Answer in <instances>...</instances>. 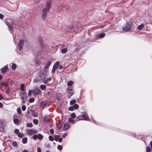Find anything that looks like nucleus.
Wrapping results in <instances>:
<instances>
[{
  "label": "nucleus",
  "mask_w": 152,
  "mask_h": 152,
  "mask_svg": "<svg viewBox=\"0 0 152 152\" xmlns=\"http://www.w3.org/2000/svg\"><path fill=\"white\" fill-rule=\"evenodd\" d=\"M133 24L132 20L131 18H128L126 20V24L123 27L124 31L127 32L129 31Z\"/></svg>",
  "instance_id": "f257e3e1"
},
{
  "label": "nucleus",
  "mask_w": 152,
  "mask_h": 152,
  "mask_svg": "<svg viewBox=\"0 0 152 152\" xmlns=\"http://www.w3.org/2000/svg\"><path fill=\"white\" fill-rule=\"evenodd\" d=\"M46 76V75L45 72V73L43 70L41 71L37 78L34 79V82L38 83L39 81L43 80L45 79Z\"/></svg>",
  "instance_id": "f03ea898"
},
{
  "label": "nucleus",
  "mask_w": 152,
  "mask_h": 152,
  "mask_svg": "<svg viewBox=\"0 0 152 152\" xmlns=\"http://www.w3.org/2000/svg\"><path fill=\"white\" fill-rule=\"evenodd\" d=\"M41 50L38 51L39 54H43L44 53H47V51L49 49V46L46 45L42 44L41 46Z\"/></svg>",
  "instance_id": "7ed1b4c3"
},
{
  "label": "nucleus",
  "mask_w": 152,
  "mask_h": 152,
  "mask_svg": "<svg viewBox=\"0 0 152 152\" xmlns=\"http://www.w3.org/2000/svg\"><path fill=\"white\" fill-rule=\"evenodd\" d=\"M77 118L80 120L90 121V119L88 115L82 114L77 116Z\"/></svg>",
  "instance_id": "20e7f679"
},
{
  "label": "nucleus",
  "mask_w": 152,
  "mask_h": 152,
  "mask_svg": "<svg viewBox=\"0 0 152 152\" xmlns=\"http://www.w3.org/2000/svg\"><path fill=\"white\" fill-rule=\"evenodd\" d=\"M73 89L72 86H70L66 90V92L67 94V96L68 98H70L74 93Z\"/></svg>",
  "instance_id": "39448f33"
},
{
  "label": "nucleus",
  "mask_w": 152,
  "mask_h": 152,
  "mask_svg": "<svg viewBox=\"0 0 152 152\" xmlns=\"http://www.w3.org/2000/svg\"><path fill=\"white\" fill-rule=\"evenodd\" d=\"M21 99L22 100V103L24 104L26 101L27 94L25 92H23L21 94Z\"/></svg>",
  "instance_id": "423d86ee"
},
{
  "label": "nucleus",
  "mask_w": 152,
  "mask_h": 152,
  "mask_svg": "<svg viewBox=\"0 0 152 152\" xmlns=\"http://www.w3.org/2000/svg\"><path fill=\"white\" fill-rule=\"evenodd\" d=\"M32 93L34 95L40 94L42 91L39 88H37L32 90Z\"/></svg>",
  "instance_id": "0eeeda50"
},
{
  "label": "nucleus",
  "mask_w": 152,
  "mask_h": 152,
  "mask_svg": "<svg viewBox=\"0 0 152 152\" xmlns=\"http://www.w3.org/2000/svg\"><path fill=\"white\" fill-rule=\"evenodd\" d=\"M51 0H48L46 2V7L44 8H46L47 10H49L51 7Z\"/></svg>",
  "instance_id": "6e6552de"
},
{
  "label": "nucleus",
  "mask_w": 152,
  "mask_h": 152,
  "mask_svg": "<svg viewBox=\"0 0 152 152\" xmlns=\"http://www.w3.org/2000/svg\"><path fill=\"white\" fill-rule=\"evenodd\" d=\"M48 10H47L46 8H44L42 10V18L43 20L45 19L47 15V12Z\"/></svg>",
  "instance_id": "1a4fd4ad"
},
{
  "label": "nucleus",
  "mask_w": 152,
  "mask_h": 152,
  "mask_svg": "<svg viewBox=\"0 0 152 152\" xmlns=\"http://www.w3.org/2000/svg\"><path fill=\"white\" fill-rule=\"evenodd\" d=\"M24 42V40L21 39L20 40L19 43L18 45V49L19 50H20L22 49V47L23 46Z\"/></svg>",
  "instance_id": "9d476101"
},
{
  "label": "nucleus",
  "mask_w": 152,
  "mask_h": 152,
  "mask_svg": "<svg viewBox=\"0 0 152 152\" xmlns=\"http://www.w3.org/2000/svg\"><path fill=\"white\" fill-rule=\"evenodd\" d=\"M46 105V102L45 101L41 102L40 104V108L43 109Z\"/></svg>",
  "instance_id": "9b49d317"
},
{
  "label": "nucleus",
  "mask_w": 152,
  "mask_h": 152,
  "mask_svg": "<svg viewBox=\"0 0 152 152\" xmlns=\"http://www.w3.org/2000/svg\"><path fill=\"white\" fill-rule=\"evenodd\" d=\"M27 133L30 135H32L37 133L36 130H34L30 129L28 131Z\"/></svg>",
  "instance_id": "f8f14e48"
},
{
  "label": "nucleus",
  "mask_w": 152,
  "mask_h": 152,
  "mask_svg": "<svg viewBox=\"0 0 152 152\" xmlns=\"http://www.w3.org/2000/svg\"><path fill=\"white\" fill-rule=\"evenodd\" d=\"M21 119H19L17 118H15L13 119V122L14 123L17 125H19V122H20Z\"/></svg>",
  "instance_id": "ddd939ff"
},
{
  "label": "nucleus",
  "mask_w": 152,
  "mask_h": 152,
  "mask_svg": "<svg viewBox=\"0 0 152 152\" xmlns=\"http://www.w3.org/2000/svg\"><path fill=\"white\" fill-rule=\"evenodd\" d=\"M69 127V124L67 123H66L64 124L63 129L64 130L66 131L68 130Z\"/></svg>",
  "instance_id": "4468645a"
},
{
  "label": "nucleus",
  "mask_w": 152,
  "mask_h": 152,
  "mask_svg": "<svg viewBox=\"0 0 152 152\" xmlns=\"http://www.w3.org/2000/svg\"><path fill=\"white\" fill-rule=\"evenodd\" d=\"M5 23L6 24L7 26L9 27L10 30L11 31H13V26L10 23L7 21Z\"/></svg>",
  "instance_id": "2eb2a0df"
},
{
  "label": "nucleus",
  "mask_w": 152,
  "mask_h": 152,
  "mask_svg": "<svg viewBox=\"0 0 152 152\" xmlns=\"http://www.w3.org/2000/svg\"><path fill=\"white\" fill-rule=\"evenodd\" d=\"M5 126L4 122L1 121H0V131L3 129V128Z\"/></svg>",
  "instance_id": "dca6fc26"
},
{
  "label": "nucleus",
  "mask_w": 152,
  "mask_h": 152,
  "mask_svg": "<svg viewBox=\"0 0 152 152\" xmlns=\"http://www.w3.org/2000/svg\"><path fill=\"white\" fill-rule=\"evenodd\" d=\"M8 69V66L7 65H5L1 69V72L2 73H5Z\"/></svg>",
  "instance_id": "f3484780"
},
{
  "label": "nucleus",
  "mask_w": 152,
  "mask_h": 152,
  "mask_svg": "<svg viewBox=\"0 0 152 152\" xmlns=\"http://www.w3.org/2000/svg\"><path fill=\"white\" fill-rule=\"evenodd\" d=\"M52 80L51 77H49L45 80L43 81V83L45 84H48V83Z\"/></svg>",
  "instance_id": "a211bd4d"
},
{
  "label": "nucleus",
  "mask_w": 152,
  "mask_h": 152,
  "mask_svg": "<svg viewBox=\"0 0 152 152\" xmlns=\"http://www.w3.org/2000/svg\"><path fill=\"white\" fill-rule=\"evenodd\" d=\"M51 63L52 62L51 61H48L47 63L45 64V69H48L51 64Z\"/></svg>",
  "instance_id": "6ab92c4d"
},
{
  "label": "nucleus",
  "mask_w": 152,
  "mask_h": 152,
  "mask_svg": "<svg viewBox=\"0 0 152 152\" xmlns=\"http://www.w3.org/2000/svg\"><path fill=\"white\" fill-rule=\"evenodd\" d=\"M59 65V63L58 61H56L53 66V68L56 69L58 68Z\"/></svg>",
  "instance_id": "aec40b11"
},
{
  "label": "nucleus",
  "mask_w": 152,
  "mask_h": 152,
  "mask_svg": "<svg viewBox=\"0 0 152 152\" xmlns=\"http://www.w3.org/2000/svg\"><path fill=\"white\" fill-rule=\"evenodd\" d=\"M37 139L39 140H42L43 137V135L41 134H38L37 135Z\"/></svg>",
  "instance_id": "412c9836"
},
{
  "label": "nucleus",
  "mask_w": 152,
  "mask_h": 152,
  "mask_svg": "<svg viewBox=\"0 0 152 152\" xmlns=\"http://www.w3.org/2000/svg\"><path fill=\"white\" fill-rule=\"evenodd\" d=\"M40 89L42 91L45 90L46 88V86L44 85H41L40 86Z\"/></svg>",
  "instance_id": "4be33fe9"
},
{
  "label": "nucleus",
  "mask_w": 152,
  "mask_h": 152,
  "mask_svg": "<svg viewBox=\"0 0 152 152\" xmlns=\"http://www.w3.org/2000/svg\"><path fill=\"white\" fill-rule=\"evenodd\" d=\"M1 85L2 86L5 87V89L9 88V87L8 86V84L6 83H2Z\"/></svg>",
  "instance_id": "5701e85b"
},
{
  "label": "nucleus",
  "mask_w": 152,
  "mask_h": 152,
  "mask_svg": "<svg viewBox=\"0 0 152 152\" xmlns=\"http://www.w3.org/2000/svg\"><path fill=\"white\" fill-rule=\"evenodd\" d=\"M144 27V25L143 23L141 24L140 25H139L137 26V28L139 30H141L142 29L143 27Z\"/></svg>",
  "instance_id": "b1692460"
},
{
  "label": "nucleus",
  "mask_w": 152,
  "mask_h": 152,
  "mask_svg": "<svg viewBox=\"0 0 152 152\" xmlns=\"http://www.w3.org/2000/svg\"><path fill=\"white\" fill-rule=\"evenodd\" d=\"M74 83L73 82L72 80L69 81L67 83V86L69 87L71 86Z\"/></svg>",
  "instance_id": "393cba45"
},
{
  "label": "nucleus",
  "mask_w": 152,
  "mask_h": 152,
  "mask_svg": "<svg viewBox=\"0 0 152 152\" xmlns=\"http://www.w3.org/2000/svg\"><path fill=\"white\" fill-rule=\"evenodd\" d=\"M17 67V65L15 63H13L12 65V68L13 70H15Z\"/></svg>",
  "instance_id": "a878e982"
},
{
  "label": "nucleus",
  "mask_w": 152,
  "mask_h": 152,
  "mask_svg": "<svg viewBox=\"0 0 152 152\" xmlns=\"http://www.w3.org/2000/svg\"><path fill=\"white\" fill-rule=\"evenodd\" d=\"M56 126L58 129L60 130L61 129L62 125L61 124H58Z\"/></svg>",
  "instance_id": "bb28decb"
},
{
  "label": "nucleus",
  "mask_w": 152,
  "mask_h": 152,
  "mask_svg": "<svg viewBox=\"0 0 152 152\" xmlns=\"http://www.w3.org/2000/svg\"><path fill=\"white\" fill-rule=\"evenodd\" d=\"M27 139L26 137H24L22 140V142L23 144H26L27 142Z\"/></svg>",
  "instance_id": "cd10ccee"
},
{
  "label": "nucleus",
  "mask_w": 152,
  "mask_h": 152,
  "mask_svg": "<svg viewBox=\"0 0 152 152\" xmlns=\"http://www.w3.org/2000/svg\"><path fill=\"white\" fill-rule=\"evenodd\" d=\"M20 89L21 91H23L24 90V85L23 84H22L20 85Z\"/></svg>",
  "instance_id": "c85d7f7f"
},
{
  "label": "nucleus",
  "mask_w": 152,
  "mask_h": 152,
  "mask_svg": "<svg viewBox=\"0 0 152 152\" xmlns=\"http://www.w3.org/2000/svg\"><path fill=\"white\" fill-rule=\"evenodd\" d=\"M68 121L70 123H72V124H74L75 123V120H73L72 118H69L68 119Z\"/></svg>",
  "instance_id": "c756f323"
},
{
  "label": "nucleus",
  "mask_w": 152,
  "mask_h": 152,
  "mask_svg": "<svg viewBox=\"0 0 152 152\" xmlns=\"http://www.w3.org/2000/svg\"><path fill=\"white\" fill-rule=\"evenodd\" d=\"M67 51V49L66 48H64L62 49L61 50V52L64 53H65Z\"/></svg>",
  "instance_id": "7c9ffc66"
},
{
  "label": "nucleus",
  "mask_w": 152,
  "mask_h": 152,
  "mask_svg": "<svg viewBox=\"0 0 152 152\" xmlns=\"http://www.w3.org/2000/svg\"><path fill=\"white\" fill-rule=\"evenodd\" d=\"M76 102V100L75 99H73L70 101V105H73Z\"/></svg>",
  "instance_id": "2f4dec72"
},
{
  "label": "nucleus",
  "mask_w": 152,
  "mask_h": 152,
  "mask_svg": "<svg viewBox=\"0 0 152 152\" xmlns=\"http://www.w3.org/2000/svg\"><path fill=\"white\" fill-rule=\"evenodd\" d=\"M105 36V34L104 33H102L99 35V38H103Z\"/></svg>",
  "instance_id": "473e14b6"
},
{
  "label": "nucleus",
  "mask_w": 152,
  "mask_h": 152,
  "mask_svg": "<svg viewBox=\"0 0 152 152\" xmlns=\"http://www.w3.org/2000/svg\"><path fill=\"white\" fill-rule=\"evenodd\" d=\"M75 109H77L79 107V105L77 104H75L72 106Z\"/></svg>",
  "instance_id": "72a5a7b5"
},
{
  "label": "nucleus",
  "mask_w": 152,
  "mask_h": 152,
  "mask_svg": "<svg viewBox=\"0 0 152 152\" xmlns=\"http://www.w3.org/2000/svg\"><path fill=\"white\" fill-rule=\"evenodd\" d=\"M59 137V136L58 135H56L54 137V139L56 141H58Z\"/></svg>",
  "instance_id": "f704fd0d"
},
{
  "label": "nucleus",
  "mask_w": 152,
  "mask_h": 152,
  "mask_svg": "<svg viewBox=\"0 0 152 152\" xmlns=\"http://www.w3.org/2000/svg\"><path fill=\"white\" fill-rule=\"evenodd\" d=\"M48 120V117L47 115L44 116V120L45 122H47Z\"/></svg>",
  "instance_id": "c9c22d12"
},
{
  "label": "nucleus",
  "mask_w": 152,
  "mask_h": 152,
  "mask_svg": "<svg viewBox=\"0 0 152 152\" xmlns=\"http://www.w3.org/2000/svg\"><path fill=\"white\" fill-rule=\"evenodd\" d=\"M33 125L32 123H28L27 124V126L28 127H31L33 126Z\"/></svg>",
  "instance_id": "e433bc0d"
},
{
  "label": "nucleus",
  "mask_w": 152,
  "mask_h": 152,
  "mask_svg": "<svg viewBox=\"0 0 152 152\" xmlns=\"http://www.w3.org/2000/svg\"><path fill=\"white\" fill-rule=\"evenodd\" d=\"M17 112L18 114H20L21 113V111L20 108H18L17 109Z\"/></svg>",
  "instance_id": "4c0bfd02"
},
{
  "label": "nucleus",
  "mask_w": 152,
  "mask_h": 152,
  "mask_svg": "<svg viewBox=\"0 0 152 152\" xmlns=\"http://www.w3.org/2000/svg\"><path fill=\"white\" fill-rule=\"evenodd\" d=\"M33 122L36 125L38 123V121L37 119H34L33 120Z\"/></svg>",
  "instance_id": "58836bf2"
},
{
  "label": "nucleus",
  "mask_w": 152,
  "mask_h": 152,
  "mask_svg": "<svg viewBox=\"0 0 152 152\" xmlns=\"http://www.w3.org/2000/svg\"><path fill=\"white\" fill-rule=\"evenodd\" d=\"M32 138L34 140H37V135L36 134L34 135L33 136Z\"/></svg>",
  "instance_id": "ea45409f"
},
{
  "label": "nucleus",
  "mask_w": 152,
  "mask_h": 152,
  "mask_svg": "<svg viewBox=\"0 0 152 152\" xmlns=\"http://www.w3.org/2000/svg\"><path fill=\"white\" fill-rule=\"evenodd\" d=\"M23 134L22 133H19L18 134V136L19 137H20V138L22 137H23Z\"/></svg>",
  "instance_id": "a19ab883"
},
{
  "label": "nucleus",
  "mask_w": 152,
  "mask_h": 152,
  "mask_svg": "<svg viewBox=\"0 0 152 152\" xmlns=\"http://www.w3.org/2000/svg\"><path fill=\"white\" fill-rule=\"evenodd\" d=\"M57 148L60 150H61L62 149V146L61 145H58L57 146Z\"/></svg>",
  "instance_id": "79ce46f5"
},
{
  "label": "nucleus",
  "mask_w": 152,
  "mask_h": 152,
  "mask_svg": "<svg viewBox=\"0 0 152 152\" xmlns=\"http://www.w3.org/2000/svg\"><path fill=\"white\" fill-rule=\"evenodd\" d=\"M26 107L25 105H23L21 107V109L23 111H24L26 110Z\"/></svg>",
  "instance_id": "37998d69"
},
{
  "label": "nucleus",
  "mask_w": 152,
  "mask_h": 152,
  "mask_svg": "<svg viewBox=\"0 0 152 152\" xmlns=\"http://www.w3.org/2000/svg\"><path fill=\"white\" fill-rule=\"evenodd\" d=\"M151 149L149 147H146V152H150Z\"/></svg>",
  "instance_id": "c03bdc74"
},
{
  "label": "nucleus",
  "mask_w": 152,
  "mask_h": 152,
  "mask_svg": "<svg viewBox=\"0 0 152 152\" xmlns=\"http://www.w3.org/2000/svg\"><path fill=\"white\" fill-rule=\"evenodd\" d=\"M49 139L51 141H53L54 140L53 137L51 136H49Z\"/></svg>",
  "instance_id": "a18cd8bd"
},
{
  "label": "nucleus",
  "mask_w": 152,
  "mask_h": 152,
  "mask_svg": "<svg viewBox=\"0 0 152 152\" xmlns=\"http://www.w3.org/2000/svg\"><path fill=\"white\" fill-rule=\"evenodd\" d=\"M34 98H30L29 99V102H30V103L33 102L34 101Z\"/></svg>",
  "instance_id": "49530a36"
},
{
  "label": "nucleus",
  "mask_w": 152,
  "mask_h": 152,
  "mask_svg": "<svg viewBox=\"0 0 152 152\" xmlns=\"http://www.w3.org/2000/svg\"><path fill=\"white\" fill-rule=\"evenodd\" d=\"M71 117L72 118H74L76 117V115L74 113H72L71 115Z\"/></svg>",
  "instance_id": "de8ad7c7"
},
{
  "label": "nucleus",
  "mask_w": 152,
  "mask_h": 152,
  "mask_svg": "<svg viewBox=\"0 0 152 152\" xmlns=\"http://www.w3.org/2000/svg\"><path fill=\"white\" fill-rule=\"evenodd\" d=\"M32 93V90L31 91V90H30L29 91L28 93V96H31V95Z\"/></svg>",
  "instance_id": "09e8293b"
},
{
  "label": "nucleus",
  "mask_w": 152,
  "mask_h": 152,
  "mask_svg": "<svg viewBox=\"0 0 152 152\" xmlns=\"http://www.w3.org/2000/svg\"><path fill=\"white\" fill-rule=\"evenodd\" d=\"M12 145L14 147H16L17 146V144L16 142H12Z\"/></svg>",
  "instance_id": "8fccbe9b"
},
{
  "label": "nucleus",
  "mask_w": 152,
  "mask_h": 152,
  "mask_svg": "<svg viewBox=\"0 0 152 152\" xmlns=\"http://www.w3.org/2000/svg\"><path fill=\"white\" fill-rule=\"evenodd\" d=\"M69 110L70 111H73L75 110L73 106H72L69 107Z\"/></svg>",
  "instance_id": "3c124183"
},
{
  "label": "nucleus",
  "mask_w": 152,
  "mask_h": 152,
  "mask_svg": "<svg viewBox=\"0 0 152 152\" xmlns=\"http://www.w3.org/2000/svg\"><path fill=\"white\" fill-rule=\"evenodd\" d=\"M19 132V130L18 129H15V133L16 134H18Z\"/></svg>",
  "instance_id": "603ef678"
},
{
  "label": "nucleus",
  "mask_w": 152,
  "mask_h": 152,
  "mask_svg": "<svg viewBox=\"0 0 152 152\" xmlns=\"http://www.w3.org/2000/svg\"><path fill=\"white\" fill-rule=\"evenodd\" d=\"M64 7L67 10L69 9L70 8V7L69 6L66 5Z\"/></svg>",
  "instance_id": "864d4df0"
},
{
  "label": "nucleus",
  "mask_w": 152,
  "mask_h": 152,
  "mask_svg": "<svg viewBox=\"0 0 152 152\" xmlns=\"http://www.w3.org/2000/svg\"><path fill=\"white\" fill-rule=\"evenodd\" d=\"M50 132L51 134H53L54 133V131L53 129H51L50 130Z\"/></svg>",
  "instance_id": "5fc2aeb1"
},
{
  "label": "nucleus",
  "mask_w": 152,
  "mask_h": 152,
  "mask_svg": "<svg viewBox=\"0 0 152 152\" xmlns=\"http://www.w3.org/2000/svg\"><path fill=\"white\" fill-rule=\"evenodd\" d=\"M6 92L8 94H10V90L9 89H6Z\"/></svg>",
  "instance_id": "6e6d98bb"
},
{
  "label": "nucleus",
  "mask_w": 152,
  "mask_h": 152,
  "mask_svg": "<svg viewBox=\"0 0 152 152\" xmlns=\"http://www.w3.org/2000/svg\"><path fill=\"white\" fill-rule=\"evenodd\" d=\"M58 142H61L63 140L62 138H61V137L60 138H59L58 139Z\"/></svg>",
  "instance_id": "4d7b16f0"
},
{
  "label": "nucleus",
  "mask_w": 152,
  "mask_h": 152,
  "mask_svg": "<svg viewBox=\"0 0 152 152\" xmlns=\"http://www.w3.org/2000/svg\"><path fill=\"white\" fill-rule=\"evenodd\" d=\"M67 135V133H64L62 135V137H63V138H64Z\"/></svg>",
  "instance_id": "13d9d810"
},
{
  "label": "nucleus",
  "mask_w": 152,
  "mask_h": 152,
  "mask_svg": "<svg viewBox=\"0 0 152 152\" xmlns=\"http://www.w3.org/2000/svg\"><path fill=\"white\" fill-rule=\"evenodd\" d=\"M37 152H41V150L40 148H38L37 149Z\"/></svg>",
  "instance_id": "bf43d9fd"
},
{
  "label": "nucleus",
  "mask_w": 152,
  "mask_h": 152,
  "mask_svg": "<svg viewBox=\"0 0 152 152\" xmlns=\"http://www.w3.org/2000/svg\"><path fill=\"white\" fill-rule=\"evenodd\" d=\"M4 18V15L1 14H0V18L2 19Z\"/></svg>",
  "instance_id": "052dcab7"
},
{
  "label": "nucleus",
  "mask_w": 152,
  "mask_h": 152,
  "mask_svg": "<svg viewBox=\"0 0 152 152\" xmlns=\"http://www.w3.org/2000/svg\"><path fill=\"white\" fill-rule=\"evenodd\" d=\"M56 69H54V68L52 70V73H54L55 72V71Z\"/></svg>",
  "instance_id": "680f3d73"
},
{
  "label": "nucleus",
  "mask_w": 152,
  "mask_h": 152,
  "mask_svg": "<svg viewBox=\"0 0 152 152\" xmlns=\"http://www.w3.org/2000/svg\"><path fill=\"white\" fill-rule=\"evenodd\" d=\"M3 96L1 94H0V99H3Z\"/></svg>",
  "instance_id": "e2e57ef3"
},
{
  "label": "nucleus",
  "mask_w": 152,
  "mask_h": 152,
  "mask_svg": "<svg viewBox=\"0 0 152 152\" xmlns=\"http://www.w3.org/2000/svg\"><path fill=\"white\" fill-rule=\"evenodd\" d=\"M63 68V66H61V65H60L59 67V69H62Z\"/></svg>",
  "instance_id": "0e129e2a"
},
{
  "label": "nucleus",
  "mask_w": 152,
  "mask_h": 152,
  "mask_svg": "<svg viewBox=\"0 0 152 152\" xmlns=\"http://www.w3.org/2000/svg\"><path fill=\"white\" fill-rule=\"evenodd\" d=\"M3 107V104H2L0 102V108H1Z\"/></svg>",
  "instance_id": "69168bd1"
},
{
  "label": "nucleus",
  "mask_w": 152,
  "mask_h": 152,
  "mask_svg": "<svg viewBox=\"0 0 152 152\" xmlns=\"http://www.w3.org/2000/svg\"><path fill=\"white\" fill-rule=\"evenodd\" d=\"M151 148L152 149V140L150 142Z\"/></svg>",
  "instance_id": "338daca9"
},
{
  "label": "nucleus",
  "mask_w": 152,
  "mask_h": 152,
  "mask_svg": "<svg viewBox=\"0 0 152 152\" xmlns=\"http://www.w3.org/2000/svg\"><path fill=\"white\" fill-rule=\"evenodd\" d=\"M23 152H28V151L26 150H24L23 151Z\"/></svg>",
  "instance_id": "774afa93"
}]
</instances>
